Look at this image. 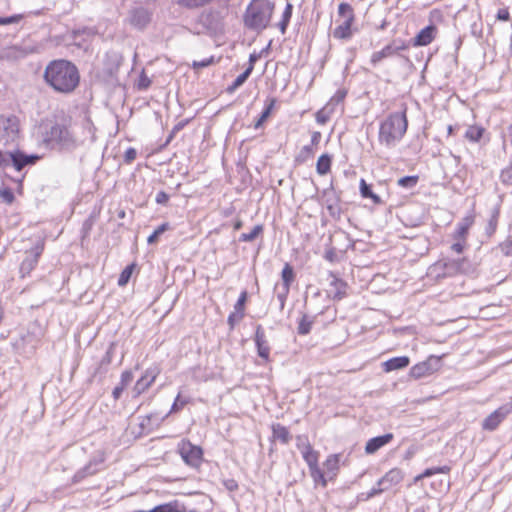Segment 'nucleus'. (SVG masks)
I'll return each instance as SVG.
<instances>
[{
	"mask_svg": "<svg viewBox=\"0 0 512 512\" xmlns=\"http://www.w3.org/2000/svg\"><path fill=\"white\" fill-rule=\"evenodd\" d=\"M406 111L405 107L401 112L390 113L380 123L378 140L381 145L392 148L402 140L408 127Z\"/></svg>",
	"mask_w": 512,
	"mask_h": 512,
	"instance_id": "nucleus-1",
	"label": "nucleus"
},
{
	"mask_svg": "<svg viewBox=\"0 0 512 512\" xmlns=\"http://www.w3.org/2000/svg\"><path fill=\"white\" fill-rule=\"evenodd\" d=\"M274 4L268 0H253L244 14L245 26L254 31L264 30L271 20Z\"/></svg>",
	"mask_w": 512,
	"mask_h": 512,
	"instance_id": "nucleus-2",
	"label": "nucleus"
},
{
	"mask_svg": "<svg viewBox=\"0 0 512 512\" xmlns=\"http://www.w3.org/2000/svg\"><path fill=\"white\" fill-rule=\"evenodd\" d=\"M40 159L37 154L28 155L19 149L2 152L0 151V167H12L21 172L25 167L32 166Z\"/></svg>",
	"mask_w": 512,
	"mask_h": 512,
	"instance_id": "nucleus-3",
	"label": "nucleus"
},
{
	"mask_svg": "<svg viewBox=\"0 0 512 512\" xmlns=\"http://www.w3.org/2000/svg\"><path fill=\"white\" fill-rule=\"evenodd\" d=\"M46 82L56 91L64 92V60H54L45 69Z\"/></svg>",
	"mask_w": 512,
	"mask_h": 512,
	"instance_id": "nucleus-4",
	"label": "nucleus"
},
{
	"mask_svg": "<svg viewBox=\"0 0 512 512\" xmlns=\"http://www.w3.org/2000/svg\"><path fill=\"white\" fill-rule=\"evenodd\" d=\"M512 413V398L490 413L481 424L485 431H494Z\"/></svg>",
	"mask_w": 512,
	"mask_h": 512,
	"instance_id": "nucleus-5",
	"label": "nucleus"
},
{
	"mask_svg": "<svg viewBox=\"0 0 512 512\" xmlns=\"http://www.w3.org/2000/svg\"><path fill=\"white\" fill-rule=\"evenodd\" d=\"M39 46L22 43L19 45H12L5 47L1 50L0 57L7 61H17L27 57L28 55L38 53Z\"/></svg>",
	"mask_w": 512,
	"mask_h": 512,
	"instance_id": "nucleus-6",
	"label": "nucleus"
},
{
	"mask_svg": "<svg viewBox=\"0 0 512 512\" xmlns=\"http://www.w3.org/2000/svg\"><path fill=\"white\" fill-rule=\"evenodd\" d=\"M19 119L14 116H0V139L5 143L14 142L19 135Z\"/></svg>",
	"mask_w": 512,
	"mask_h": 512,
	"instance_id": "nucleus-7",
	"label": "nucleus"
},
{
	"mask_svg": "<svg viewBox=\"0 0 512 512\" xmlns=\"http://www.w3.org/2000/svg\"><path fill=\"white\" fill-rule=\"evenodd\" d=\"M115 350L116 343L111 342L106 350L105 355L102 357V359L99 361L97 366L92 371L90 375L91 381L101 382L105 378L107 372L109 371V367L115 354Z\"/></svg>",
	"mask_w": 512,
	"mask_h": 512,
	"instance_id": "nucleus-8",
	"label": "nucleus"
},
{
	"mask_svg": "<svg viewBox=\"0 0 512 512\" xmlns=\"http://www.w3.org/2000/svg\"><path fill=\"white\" fill-rule=\"evenodd\" d=\"M329 290L327 291L328 296L334 301H340L347 295V283L338 278L333 272H329Z\"/></svg>",
	"mask_w": 512,
	"mask_h": 512,
	"instance_id": "nucleus-9",
	"label": "nucleus"
},
{
	"mask_svg": "<svg viewBox=\"0 0 512 512\" xmlns=\"http://www.w3.org/2000/svg\"><path fill=\"white\" fill-rule=\"evenodd\" d=\"M180 455L186 464L197 467L201 463L203 451L200 447L188 442L180 448Z\"/></svg>",
	"mask_w": 512,
	"mask_h": 512,
	"instance_id": "nucleus-10",
	"label": "nucleus"
},
{
	"mask_svg": "<svg viewBox=\"0 0 512 512\" xmlns=\"http://www.w3.org/2000/svg\"><path fill=\"white\" fill-rule=\"evenodd\" d=\"M42 140L47 147L53 148L61 139L62 129L52 123L41 125Z\"/></svg>",
	"mask_w": 512,
	"mask_h": 512,
	"instance_id": "nucleus-11",
	"label": "nucleus"
},
{
	"mask_svg": "<svg viewBox=\"0 0 512 512\" xmlns=\"http://www.w3.org/2000/svg\"><path fill=\"white\" fill-rule=\"evenodd\" d=\"M43 251V246L37 244L34 248H32L29 252H27L25 259L22 261L20 265V273L22 277L29 275L30 272L34 269L38 262V258Z\"/></svg>",
	"mask_w": 512,
	"mask_h": 512,
	"instance_id": "nucleus-12",
	"label": "nucleus"
},
{
	"mask_svg": "<svg viewBox=\"0 0 512 512\" xmlns=\"http://www.w3.org/2000/svg\"><path fill=\"white\" fill-rule=\"evenodd\" d=\"M404 474L401 469L393 468L377 481V485L388 491L403 480Z\"/></svg>",
	"mask_w": 512,
	"mask_h": 512,
	"instance_id": "nucleus-13",
	"label": "nucleus"
},
{
	"mask_svg": "<svg viewBox=\"0 0 512 512\" xmlns=\"http://www.w3.org/2000/svg\"><path fill=\"white\" fill-rule=\"evenodd\" d=\"M254 341L258 356L266 361L269 360L270 346L268 344L265 331L261 325L256 327Z\"/></svg>",
	"mask_w": 512,
	"mask_h": 512,
	"instance_id": "nucleus-14",
	"label": "nucleus"
},
{
	"mask_svg": "<svg viewBox=\"0 0 512 512\" xmlns=\"http://www.w3.org/2000/svg\"><path fill=\"white\" fill-rule=\"evenodd\" d=\"M92 36V30L87 27L73 30L70 35L71 43L66 44V47L76 46L78 48H84L86 50L87 42Z\"/></svg>",
	"mask_w": 512,
	"mask_h": 512,
	"instance_id": "nucleus-15",
	"label": "nucleus"
},
{
	"mask_svg": "<svg viewBox=\"0 0 512 512\" xmlns=\"http://www.w3.org/2000/svg\"><path fill=\"white\" fill-rule=\"evenodd\" d=\"M151 20V13L145 7H135L130 11V23L139 28H144Z\"/></svg>",
	"mask_w": 512,
	"mask_h": 512,
	"instance_id": "nucleus-16",
	"label": "nucleus"
},
{
	"mask_svg": "<svg viewBox=\"0 0 512 512\" xmlns=\"http://www.w3.org/2000/svg\"><path fill=\"white\" fill-rule=\"evenodd\" d=\"M158 374L159 370L157 367L148 368L145 374L137 380L134 386L135 393L140 395L145 392L154 383Z\"/></svg>",
	"mask_w": 512,
	"mask_h": 512,
	"instance_id": "nucleus-17",
	"label": "nucleus"
},
{
	"mask_svg": "<svg viewBox=\"0 0 512 512\" xmlns=\"http://www.w3.org/2000/svg\"><path fill=\"white\" fill-rule=\"evenodd\" d=\"M437 27L434 24H430L423 29H421L418 34L413 38L412 43L413 46H427L429 45L436 37Z\"/></svg>",
	"mask_w": 512,
	"mask_h": 512,
	"instance_id": "nucleus-18",
	"label": "nucleus"
},
{
	"mask_svg": "<svg viewBox=\"0 0 512 512\" xmlns=\"http://www.w3.org/2000/svg\"><path fill=\"white\" fill-rule=\"evenodd\" d=\"M394 438L392 433H386L384 435L376 436L369 439L365 445L366 454H374L385 445L389 444Z\"/></svg>",
	"mask_w": 512,
	"mask_h": 512,
	"instance_id": "nucleus-19",
	"label": "nucleus"
},
{
	"mask_svg": "<svg viewBox=\"0 0 512 512\" xmlns=\"http://www.w3.org/2000/svg\"><path fill=\"white\" fill-rule=\"evenodd\" d=\"M80 82L79 70L74 63L66 60V93L72 92Z\"/></svg>",
	"mask_w": 512,
	"mask_h": 512,
	"instance_id": "nucleus-20",
	"label": "nucleus"
},
{
	"mask_svg": "<svg viewBox=\"0 0 512 512\" xmlns=\"http://www.w3.org/2000/svg\"><path fill=\"white\" fill-rule=\"evenodd\" d=\"M199 23L208 30H216L219 27V14L215 10H204L199 15Z\"/></svg>",
	"mask_w": 512,
	"mask_h": 512,
	"instance_id": "nucleus-21",
	"label": "nucleus"
},
{
	"mask_svg": "<svg viewBox=\"0 0 512 512\" xmlns=\"http://www.w3.org/2000/svg\"><path fill=\"white\" fill-rule=\"evenodd\" d=\"M410 364V358L408 356L393 357L383 363V369L385 372H391L406 368Z\"/></svg>",
	"mask_w": 512,
	"mask_h": 512,
	"instance_id": "nucleus-22",
	"label": "nucleus"
},
{
	"mask_svg": "<svg viewBox=\"0 0 512 512\" xmlns=\"http://www.w3.org/2000/svg\"><path fill=\"white\" fill-rule=\"evenodd\" d=\"M355 16H350L333 31V37L337 39H350L352 36L351 26L354 22Z\"/></svg>",
	"mask_w": 512,
	"mask_h": 512,
	"instance_id": "nucleus-23",
	"label": "nucleus"
},
{
	"mask_svg": "<svg viewBox=\"0 0 512 512\" xmlns=\"http://www.w3.org/2000/svg\"><path fill=\"white\" fill-rule=\"evenodd\" d=\"M466 262L465 258L455 259V260H447L441 264L444 269L443 276L451 275L457 272L462 271V265ZM440 265V263H439ZM438 267V264L435 265V268Z\"/></svg>",
	"mask_w": 512,
	"mask_h": 512,
	"instance_id": "nucleus-24",
	"label": "nucleus"
},
{
	"mask_svg": "<svg viewBox=\"0 0 512 512\" xmlns=\"http://www.w3.org/2000/svg\"><path fill=\"white\" fill-rule=\"evenodd\" d=\"M433 371L434 368L431 366L430 361H424L414 365L410 369V375L415 379H419L426 375H430Z\"/></svg>",
	"mask_w": 512,
	"mask_h": 512,
	"instance_id": "nucleus-25",
	"label": "nucleus"
},
{
	"mask_svg": "<svg viewBox=\"0 0 512 512\" xmlns=\"http://www.w3.org/2000/svg\"><path fill=\"white\" fill-rule=\"evenodd\" d=\"M302 456L309 469L318 466V453L313 450L309 443L303 444Z\"/></svg>",
	"mask_w": 512,
	"mask_h": 512,
	"instance_id": "nucleus-26",
	"label": "nucleus"
},
{
	"mask_svg": "<svg viewBox=\"0 0 512 512\" xmlns=\"http://www.w3.org/2000/svg\"><path fill=\"white\" fill-rule=\"evenodd\" d=\"M317 315L309 316L307 314H302L301 318L298 321L297 332L299 335H307L310 333L312 326L316 320Z\"/></svg>",
	"mask_w": 512,
	"mask_h": 512,
	"instance_id": "nucleus-27",
	"label": "nucleus"
},
{
	"mask_svg": "<svg viewBox=\"0 0 512 512\" xmlns=\"http://www.w3.org/2000/svg\"><path fill=\"white\" fill-rule=\"evenodd\" d=\"M499 216H500V205H496L492 208L490 218L485 227V233L488 237H491L496 232Z\"/></svg>",
	"mask_w": 512,
	"mask_h": 512,
	"instance_id": "nucleus-28",
	"label": "nucleus"
},
{
	"mask_svg": "<svg viewBox=\"0 0 512 512\" xmlns=\"http://www.w3.org/2000/svg\"><path fill=\"white\" fill-rule=\"evenodd\" d=\"M486 132V129L482 126H479V125H470L465 134H464V137L465 139H467L469 142H472V143H477L481 140V138L483 137L484 133Z\"/></svg>",
	"mask_w": 512,
	"mask_h": 512,
	"instance_id": "nucleus-29",
	"label": "nucleus"
},
{
	"mask_svg": "<svg viewBox=\"0 0 512 512\" xmlns=\"http://www.w3.org/2000/svg\"><path fill=\"white\" fill-rule=\"evenodd\" d=\"M272 434L273 438L280 440L283 444H288L291 439L289 430L280 423L272 425Z\"/></svg>",
	"mask_w": 512,
	"mask_h": 512,
	"instance_id": "nucleus-30",
	"label": "nucleus"
},
{
	"mask_svg": "<svg viewBox=\"0 0 512 512\" xmlns=\"http://www.w3.org/2000/svg\"><path fill=\"white\" fill-rule=\"evenodd\" d=\"M275 104H276V99L275 98H269L266 101L264 110L262 111L260 117L258 118V120L254 124V128L255 129H259L260 127H262L264 122L270 117Z\"/></svg>",
	"mask_w": 512,
	"mask_h": 512,
	"instance_id": "nucleus-31",
	"label": "nucleus"
},
{
	"mask_svg": "<svg viewBox=\"0 0 512 512\" xmlns=\"http://www.w3.org/2000/svg\"><path fill=\"white\" fill-rule=\"evenodd\" d=\"M360 193L363 198H369L374 204L382 203L381 198L372 191V186L368 184L364 179L360 180Z\"/></svg>",
	"mask_w": 512,
	"mask_h": 512,
	"instance_id": "nucleus-32",
	"label": "nucleus"
},
{
	"mask_svg": "<svg viewBox=\"0 0 512 512\" xmlns=\"http://www.w3.org/2000/svg\"><path fill=\"white\" fill-rule=\"evenodd\" d=\"M332 157L325 153L322 154L316 163V171L319 175H326L331 170Z\"/></svg>",
	"mask_w": 512,
	"mask_h": 512,
	"instance_id": "nucleus-33",
	"label": "nucleus"
},
{
	"mask_svg": "<svg viewBox=\"0 0 512 512\" xmlns=\"http://www.w3.org/2000/svg\"><path fill=\"white\" fill-rule=\"evenodd\" d=\"M252 73V68H246L237 78L230 84L226 92L229 94H233L238 88H240L249 78Z\"/></svg>",
	"mask_w": 512,
	"mask_h": 512,
	"instance_id": "nucleus-34",
	"label": "nucleus"
},
{
	"mask_svg": "<svg viewBox=\"0 0 512 512\" xmlns=\"http://www.w3.org/2000/svg\"><path fill=\"white\" fill-rule=\"evenodd\" d=\"M282 288L290 289L291 284L295 280V272L293 267L286 263L281 272Z\"/></svg>",
	"mask_w": 512,
	"mask_h": 512,
	"instance_id": "nucleus-35",
	"label": "nucleus"
},
{
	"mask_svg": "<svg viewBox=\"0 0 512 512\" xmlns=\"http://www.w3.org/2000/svg\"><path fill=\"white\" fill-rule=\"evenodd\" d=\"M450 471H451V466H448V465L427 468L423 471V473L416 476L415 481H419L421 479L431 477L432 475L437 474V473L448 474Z\"/></svg>",
	"mask_w": 512,
	"mask_h": 512,
	"instance_id": "nucleus-36",
	"label": "nucleus"
},
{
	"mask_svg": "<svg viewBox=\"0 0 512 512\" xmlns=\"http://www.w3.org/2000/svg\"><path fill=\"white\" fill-rule=\"evenodd\" d=\"M340 197L336 195L334 198H328L326 200V208L329 215L333 218H340L341 208L339 207Z\"/></svg>",
	"mask_w": 512,
	"mask_h": 512,
	"instance_id": "nucleus-37",
	"label": "nucleus"
},
{
	"mask_svg": "<svg viewBox=\"0 0 512 512\" xmlns=\"http://www.w3.org/2000/svg\"><path fill=\"white\" fill-rule=\"evenodd\" d=\"M293 5L291 3H287L286 7L282 14V19L278 24V27L282 34H285L287 27L289 25L290 19L292 17Z\"/></svg>",
	"mask_w": 512,
	"mask_h": 512,
	"instance_id": "nucleus-38",
	"label": "nucleus"
},
{
	"mask_svg": "<svg viewBox=\"0 0 512 512\" xmlns=\"http://www.w3.org/2000/svg\"><path fill=\"white\" fill-rule=\"evenodd\" d=\"M107 57L108 61L105 63L104 70L110 77H113L119 69L120 61L116 54L112 56L107 55Z\"/></svg>",
	"mask_w": 512,
	"mask_h": 512,
	"instance_id": "nucleus-39",
	"label": "nucleus"
},
{
	"mask_svg": "<svg viewBox=\"0 0 512 512\" xmlns=\"http://www.w3.org/2000/svg\"><path fill=\"white\" fill-rule=\"evenodd\" d=\"M339 461H340L339 454H333V455L328 456V458L324 462V467L326 468L327 472L335 475L339 469Z\"/></svg>",
	"mask_w": 512,
	"mask_h": 512,
	"instance_id": "nucleus-40",
	"label": "nucleus"
},
{
	"mask_svg": "<svg viewBox=\"0 0 512 512\" xmlns=\"http://www.w3.org/2000/svg\"><path fill=\"white\" fill-rule=\"evenodd\" d=\"M170 229V224L168 222L162 223L158 226L154 232L147 238V243L149 245L156 244L159 240V237Z\"/></svg>",
	"mask_w": 512,
	"mask_h": 512,
	"instance_id": "nucleus-41",
	"label": "nucleus"
},
{
	"mask_svg": "<svg viewBox=\"0 0 512 512\" xmlns=\"http://www.w3.org/2000/svg\"><path fill=\"white\" fill-rule=\"evenodd\" d=\"M247 298L248 293L246 290H244L240 293V296L234 305V311L238 313V320H241L244 317V310Z\"/></svg>",
	"mask_w": 512,
	"mask_h": 512,
	"instance_id": "nucleus-42",
	"label": "nucleus"
},
{
	"mask_svg": "<svg viewBox=\"0 0 512 512\" xmlns=\"http://www.w3.org/2000/svg\"><path fill=\"white\" fill-rule=\"evenodd\" d=\"M263 232V225L258 224L249 233H242L239 237L240 242H252Z\"/></svg>",
	"mask_w": 512,
	"mask_h": 512,
	"instance_id": "nucleus-43",
	"label": "nucleus"
},
{
	"mask_svg": "<svg viewBox=\"0 0 512 512\" xmlns=\"http://www.w3.org/2000/svg\"><path fill=\"white\" fill-rule=\"evenodd\" d=\"M212 0H176L177 4L186 9H197L209 4Z\"/></svg>",
	"mask_w": 512,
	"mask_h": 512,
	"instance_id": "nucleus-44",
	"label": "nucleus"
},
{
	"mask_svg": "<svg viewBox=\"0 0 512 512\" xmlns=\"http://www.w3.org/2000/svg\"><path fill=\"white\" fill-rule=\"evenodd\" d=\"M472 223H473V218L472 217H466L464 219V223H461V224L458 225L454 237L456 239H463L464 240L466 235H467V233H468V229L472 225Z\"/></svg>",
	"mask_w": 512,
	"mask_h": 512,
	"instance_id": "nucleus-45",
	"label": "nucleus"
},
{
	"mask_svg": "<svg viewBox=\"0 0 512 512\" xmlns=\"http://www.w3.org/2000/svg\"><path fill=\"white\" fill-rule=\"evenodd\" d=\"M154 512H182L178 501H172L155 506Z\"/></svg>",
	"mask_w": 512,
	"mask_h": 512,
	"instance_id": "nucleus-46",
	"label": "nucleus"
},
{
	"mask_svg": "<svg viewBox=\"0 0 512 512\" xmlns=\"http://www.w3.org/2000/svg\"><path fill=\"white\" fill-rule=\"evenodd\" d=\"M135 268V264L132 263L130 265H127L123 270L122 272L120 273V276L118 278V285L120 287H123L125 285L128 284L131 276H132V273H133V270Z\"/></svg>",
	"mask_w": 512,
	"mask_h": 512,
	"instance_id": "nucleus-47",
	"label": "nucleus"
},
{
	"mask_svg": "<svg viewBox=\"0 0 512 512\" xmlns=\"http://www.w3.org/2000/svg\"><path fill=\"white\" fill-rule=\"evenodd\" d=\"M188 403H189V399H188V398H182V397H181V394L179 393V394L176 396V398H175V400H174V402H173V404H172V406H171L170 411L165 415V417H164V418H167V417H168L170 414H172V413L179 412V411H180V410H182V409H183V407H184L186 404H188Z\"/></svg>",
	"mask_w": 512,
	"mask_h": 512,
	"instance_id": "nucleus-48",
	"label": "nucleus"
},
{
	"mask_svg": "<svg viewBox=\"0 0 512 512\" xmlns=\"http://www.w3.org/2000/svg\"><path fill=\"white\" fill-rule=\"evenodd\" d=\"M419 181V177L417 175H409L404 176L398 179L397 183L399 186L407 189L414 188Z\"/></svg>",
	"mask_w": 512,
	"mask_h": 512,
	"instance_id": "nucleus-49",
	"label": "nucleus"
},
{
	"mask_svg": "<svg viewBox=\"0 0 512 512\" xmlns=\"http://www.w3.org/2000/svg\"><path fill=\"white\" fill-rule=\"evenodd\" d=\"M310 475L313 478L316 484H321L323 487H326L327 480L325 478L324 472L319 468V466L309 469Z\"/></svg>",
	"mask_w": 512,
	"mask_h": 512,
	"instance_id": "nucleus-50",
	"label": "nucleus"
},
{
	"mask_svg": "<svg viewBox=\"0 0 512 512\" xmlns=\"http://www.w3.org/2000/svg\"><path fill=\"white\" fill-rule=\"evenodd\" d=\"M188 123V120H184V121H180L178 122L174 127L173 129L171 130V132L169 133L165 143L162 145V148L166 147L175 137V134L177 132H179L180 130H182L186 124Z\"/></svg>",
	"mask_w": 512,
	"mask_h": 512,
	"instance_id": "nucleus-51",
	"label": "nucleus"
},
{
	"mask_svg": "<svg viewBox=\"0 0 512 512\" xmlns=\"http://www.w3.org/2000/svg\"><path fill=\"white\" fill-rule=\"evenodd\" d=\"M500 181L505 186L512 185V164L509 167H506L501 171Z\"/></svg>",
	"mask_w": 512,
	"mask_h": 512,
	"instance_id": "nucleus-52",
	"label": "nucleus"
},
{
	"mask_svg": "<svg viewBox=\"0 0 512 512\" xmlns=\"http://www.w3.org/2000/svg\"><path fill=\"white\" fill-rule=\"evenodd\" d=\"M151 80L150 78L145 74L144 71L141 72L139 75L138 81L136 83V87L138 90H146L150 87Z\"/></svg>",
	"mask_w": 512,
	"mask_h": 512,
	"instance_id": "nucleus-53",
	"label": "nucleus"
},
{
	"mask_svg": "<svg viewBox=\"0 0 512 512\" xmlns=\"http://www.w3.org/2000/svg\"><path fill=\"white\" fill-rule=\"evenodd\" d=\"M346 95H347V91L345 89L337 90L336 93L331 97L330 102L327 104V107L332 104L337 105V104L343 102Z\"/></svg>",
	"mask_w": 512,
	"mask_h": 512,
	"instance_id": "nucleus-54",
	"label": "nucleus"
},
{
	"mask_svg": "<svg viewBox=\"0 0 512 512\" xmlns=\"http://www.w3.org/2000/svg\"><path fill=\"white\" fill-rule=\"evenodd\" d=\"M338 14L343 17L354 16L353 9L350 4L342 2L338 6Z\"/></svg>",
	"mask_w": 512,
	"mask_h": 512,
	"instance_id": "nucleus-55",
	"label": "nucleus"
},
{
	"mask_svg": "<svg viewBox=\"0 0 512 512\" xmlns=\"http://www.w3.org/2000/svg\"><path fill=\"white\" fill-rule=\"evenodd\" d=\"M23 18V15L16 14L9 17H0V25H10V24H16L20 22Z\"/></svg>",
	"mask_w": 512,
	"mask_h": 512,
	"instance_id": "nucleus-56",
	"label": "nucleus"
},
{
	"mask_svg": "<svg viewBox=\"0 0 512 512\" xmlns=\"http://www.w3.org/2000/svg\"><path fill=\"white\" fill-rule=\"evenodd\" d=\"M290 289L286 288H280L277 292V300L279 301L280 310L284 309L285 302L287 299V296L289 294Z\"/></svg>",
	"mask_w": 512,
	"mask_h": 512,
	"instance_id": "nucleus-57",
	"label": "nucleus"
},
{
	"mask_svg": "<svg viewBox=\"0 0 512 512\" xmlns=\"http://www.w3.org/2000/svg\"><path fill=\"white\" fill-rule=\"evenodd\" d=\"M214 64V57L211 56L209 58H206V59H203L201 61H193L192 63V67L194 69H201V68H206L210 65Z\"/></svg>",
	"mask_w": 512,
	"mask_h": 512,
	"instance_id": "nucleus-58",
	"label": "nucleus"
},
{
	"mask_svg": "<svg viewBox=\"0 0 512 512\" xmlns=\"http://www.w3.org/2000/svg\"><path fill=\"white\" fill-rule=\"evenodd\" d=\"M499 248L505 256H512V240L506 239L499 244Z\"/></svg>",
	"mask_w": 512,
	"mask_h": 512,
	"instance_id": "nucleus-59",
	"label": "nucleus"
},
{
	"mask_svg": "<svg viewBox=\"0 0 512 512\" xmlns=\"http://www.w3.org/2000/svg\"><path fill=\"white\" fill-rule=\"evenodd\" d=\"M385 58H387V57L385 56V53L381 49L380 51H376V52L372 53L371 58H370V63L372 66L375 67Z\"/></svg>",
	"mask_w": 512,
	"mask_h": 512,
	"instance_id": "nucleus-60",
	"label": "nucleus"
},
{
	"mask_svg": "<svg viewBox=\"0 0 512 512\" xmlns=\"http://www.w3.org/2000/svg\"><path fill=\"white\" fill-rule=\"evenodd\" d=\"M133 380V373L130 370H125L121 374L120 385L127 387Z\"/></svg>",
	"mask_w": 512,
	"mask_h": 512,
	"instance_id": "nucleus-61",
	"label": "nucleus"
},
{
	"mask_svg": "<svg viewBox=\"0 0 512 512\" xmlns=\"http://www.w3.org/2000/svg\"><path fill=\"white\" fill-rule=\"evenodd\" d=\"M136 156H137V151L135 148L133 147H129L126 151H125V154H124V162L126 164H130L132 163L135 159H136Z\"/></svg>",
	"mask_w": 512,
	"mask_h": 512,
	"instance_id": "nucleus-62",
	"label": "nucleus"
},
{
	"mask_svg": "<svg viewBox=\"0 0 512 512\" xmlns=\"http://www.w3.org/2000/svg\"><path fill=\"white\" fill-rule=\"evenodd\" d=\"M382 51L385 53V56L388 58V57L398 54L400 52V48L396 47L394 45H390V43H389L382 48Z\"/></svg>",
	"mask_w": 512,
	"mask_h": 512,
	"instance_id": "nucleus-63",
	"label": "nucleus"
},
{
	"mask_svg": "<svg viewBox=\"0 0 512 512\" xmlns=\"http://www.w3.org/2000/svg\"><path fill=\"white\" fill-rule=\"evenodd\" d=\"M325 260L329 261L330 263H335L338 261V256L336 253L335 248L331 247L325 251L324 254Z\"/></svg>",
	"mask_w": 512,
	"mask_h": 512,
	"instance_id": "nucleus-64",
	"label": "nucleus"
}]
</instances>
